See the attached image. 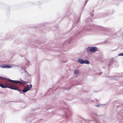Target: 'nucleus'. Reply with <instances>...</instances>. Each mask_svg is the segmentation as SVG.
<instances>
[{
    "label": "nucleus",
    "mask_w": 123,
    "mask_h": 123,
    "mask_svg": "<svg viewBox=\"0 0 123 123\" xmlns=\"http://www.w3.org/2000/svg\"><path fill=\"white\" fill-rule=\"evenodd\" d=\"M119 55L120 56H123V53H120Z\"/></svg>",
    "instance_id": "obj_6"
},
{
    "label": "nucleus",
    "mask_w": 123,
    "mask_h": 123,
    "mask_svg": "<svg viewBox=\"0 0 123 123\" xmlns=\"http://www.w3.org/2000/svg\"><path fill=\"white\" fill-rule=\"evenodd\" d=\"M25 81L12 80L9 79H3V84L0 83V86L2 88H9L12 89L17 90L20 93H23L31 90L32 87L31 84L28 85Z\"/></svg>",
    "instance_id": "obj_1"
},
{
    "label": "nucleus",
    "mask_w": 123,
    "mask_h": 123,
    "mask_svg": "<svg viewBox=\"0 0 123 123\" xmlns=\"http://www.w3.org/2000/svg\"><path fill=\"white\" fill-rule=\"evenodd\" d=\"M100 73V74H101L102 73Z\"/></svg>",
    "instance_id": "obj_8"
},
{
    "label": "nucleus",
    "mask_w": 123,
    "mask_h": 123,
    "mask_svg": "<svg viewBox=\"0 0 123 123\" xmlns=\"http://www.w3.org/2000/svg\"><path fill=\"white\" fill-rule=\"evenodd\" d=\"M78 61L81 64H83L85 63L87 64H89V62L88 61L86 60L84 61L82 59H80L78 60Z\"/></svg>",
    "instance_id": "obj_3"
},
{
    "label": "nucleus",
    "mask_w": 123,
    "mask_h": 123,
    "mask_svg": "<svg viewBox=\"0 0 123 123\" xmlns=\"http://www.w3.org/2000/svg\"><path fill=\"white\" fill-rule=\"evenodd\" d=\"M88 0H87L85 2V5H86V3H87V1H88Z\"/></svg>",
    "instance_id": "obj_7"
},
{
    "label": "nucleus",
    "mask_w": 123,
    "mask_h": 123,
    "mask_svg": "<svg viewBox=\"0 0 123 123\" xmlns=\"http://www.w3.org/2000/svg\"><path fill=\"white\" fill-rule=\"evenodd\" d=\"M79 71L78 70H75L74 71V73L75 74H76L78 73Z\"/></svg>",
    "instance_id": "obj_5"
},
{
    "label": "nucleus",
    "mask_w": 123,
    "mask_h": 123,
    "mask_svg": "<svg viewBox=\"0 0 123 123\" xmlns=\"http://www.w3.org/2000/svg\"><path fill=\"white\" fill-rule=\"evenodd\" d=\"M87 49L90 52H93L98 50V48L96 47H92L88 48Z\"/></svg>",
    "instance_id": "obj_2"
},
{
    "label": "nucleus",
    "mask_w": 123,
    "mask_h": 123,
    "mask_svg": "<svg viewBox=\"0 0 123 123\" xmlns=\"http://www.w3.org/2000/svg\"><path fill=\"white\" fill-rule=\"evenodd\" d=\"M0 67L2 68H11V67L9 65H0Z\"/></svg>",
    "instance_id": "obj_4"
}]
</instances>
